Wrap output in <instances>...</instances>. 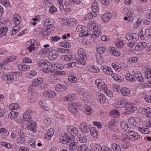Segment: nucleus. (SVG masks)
<instances>
[{"label": "nucleus", "mask_w": 151, "mask_h": 151, "mask_svg": "<svg viewBox=\"0 0 151 151\" xmlns=\"http://www.w3.org/2000/svg\"><path fill=\"white\" fill-rule=\"evenodd\" d=\"M68 79L70 82L72 83H75L77 81V78L76 77L73 76H69L68 77Z\"/></svg>", "instance_id": "nucleus-45"}, {"label": "nucleus", "mask_w": 151, "mask_h": 151, "mask_svg": "<svg viewBox=\"0 0 151 151\" xmlns=\"http://www.w3.org/2000/svg\"><path fill=\"white\" fill-rule=\"evenodd\" d=\"M74 55L71 53L68 55H63L60 58V59H63L65 61H71L75 59Z\"/></svg>", "instance_id": "nucleus-10"}, {"label": "nucleus", "mask_w": 151, "mask_h": 151, "mask_svg": "<svg viewBox=\"0 0 151 151\" xmlns=\"http://www.w3.org/2000/svg\"><path fill=\"white\" fill-rule=\"evenodd\" d=\"M57 11V8L54 6H52L50 7L49 10V12L51 14H53Z\"/></svg>", "instance_id": "nucleus-64"}, {"label": "nucleus", "mask_w": 151, "mask_h": 151, "mask_svg": "<svg viewBox=\"0 0 151 151\" xmlns=\"http://www.w3.org/2000/svg\"><path fill=\"white\" fill-rule=\"evenodd\" d=\"M81 132L84 133H88L90 130V126L85 122L81 123L79 126Z\"/></svg>", "instance_id": "nucleus-7"}, {"label": "nucleus", "mask_w": 151, "mask_h": 151, "mask_svg": "<svg viewBox=\"0 0 151 151\" xmlns=\"http://www.w3.org/2000/svg\"><path fill=\"white\" fill-rule=\"evenodd\" d=\"M54 133V130L52 128H50L45 135V138L47 139H50Z\"/></svg>", "instance_id": "nucleus-22"}, {"label": "nucleus", "mask_w": 151, "mask_h": 151, "mask_svg": "<svg viewBox=\"0 0 151 151\" xmlns=\"http://www.w3.org/2000/svg\"><path fill=\"white\" fill-rule=\"evenodd\" d=\"M50 66H51L53 68V65L50 63H47L45 66L42 68L43 71L45 73H47L51 72L52 75L54 76H57L58 75H60L61 73V72L57 70H51V68L48 67Z\"/></svg>", "instance_id": "nucleus-1"}, {"label": "nucleus", "mask_w": 151, "mask_h": 151, "mask_svg": "<svg viewBox=\"0 0 151 151\" xmlns=\"http://www.w3.org/2000/svg\"><path fill=\"white\" fill-rule=\"evenodd\" d=\"M147 44L145 42H142L138 43L135 47V50L137 51H140L144 50L147 47Z\"/></svg>", "instance_id": "nucleus-12"}, {"label": "nucleus", "mask_w": 151, "mask_h": 151, "mask_svg": "<svg viewBox=\"0 0 151 151\" xmlns=\"http://www.w3.org/2000/svg\"><path fill=\"white\" fill-rule=\"evenodd\" d=\"M60 141L62 143L66 144L72 142V140L67 133H64L60 136Z\"/></svg>", "instance_id": "nucleus-2"}, {"label": "nucleus", "mask_w": 151, "mask_h": 151, "mask_svg": "<svg viewBox=\"0 0 151 151\" xmlns=\"http://www.w3.org/2000/svg\"><path fill=\"white\" fill-rule=\"evenodd\" d=\"M29 143L33 148H35V140L33 139H30L29 141Z\"/></svg>", "instance_id": "nucleus-61"}, {"label": "nucleus", "mask_w": 151, "mask_h": 151, "mask_svg": "<svg viewBox=\"0 0 151 151\" xmlns=\"http://www.w3.org/2000/svg\"><path fill=\"white\" fill-rule=\"evenodd\" d=\"M126 135L129 139L132 140H137L139 137V135L137 132L132 131V130L127 132Z\"/></svg>", "instance_id": "nucleus-3"}, {"label": "nucleus", "mask_w": 151, "mask_h": 151, "mask_svg": "<svg viewBox=\"0 0 151 151\" xmlns=\"http://www.w3.org/2000/svg\"><path fill=\"white\" fill-rule=\"evenodd\" d=\"M49 25L48 26H49V27L47 28L46 29H45L44 30H42L41 33L42 34H44V35H45L46 34L44 33V32H46L47 31L50 32H52L53 31L55 27L52 24H49Z\"/></svg>", "instance_id": "nucleus-18"}, {"label": "nucleus", "mask_w": 151, "mask_h": 151, "mask_svg": "<svg viewBox=\"0 0 151 151\" xmlns=\"http://www.w3.org/2000/svg\"><path fill=\"white\" fill-rule=\"evenodd\" d=\"M126 79L130 82H134L135 81V78L134 76L129 73H127L125 76Z\"/></svg>", "instance_id": "nucleus-31"}, {"label": "nucleus", "mask_w": 151, "mask_h": 151, "mask_svg": "<svg viewBox=\"0 0 151 151\" xmlns=\"http://www.w3.org/2000/svg\"><path fill=\"white\" fill-rule=\"evenodd\" d=\"M8 31V28L6 27H4L0 29V37L5 35Z\"/></svg>", "instance_id": "nucleus-41"}, {"label": "nucleus", "mask_w": 151, "mask_h": 151, "mask_svg": "<svg viewBox=\"0 0 151 151\" xmlns=\"http://www.w3.org/2000/svg\"><path fill=\"white\" fill-rule=\"evenodd\" d=\"M78 140L81 142L85 143L87 141V138L86 136L80 135L78 137Z\"/></svg>", "instance_id": "nucleus-42"}, {"label": "nucleus", "mask_w": 151, "mask_h": 151, "mask_svg": "<svg viewBox=\"0 0 151 151\" xmlns=\"http://www.w3.org/2000/svg\"><path fill=\"white\" fill-rule=\"evenodd\" d=\"M95 22H93L89 23L88 28L91 31L94 32L97 30H100L99 26H96Z\"/></svg>", "instance_id": "nucleus-11"}, {"label": "nucleus", "mask_w": 151, "mask_h": 151, "mask_svg": "<svg viewBox=\"0 0 151 151\" xmlns=\"http://www.w3.org/2000/svg\"><path fill=\"white\" fill-rule=\"evenodd\" d=\"M121 127L122 129L124 131H126L128 130L129 131L130 130H132V128H129L128 125L124 122H122L121 124Z\"/></svg>", "instance_id": "nucleus-24"}, {"label": "nucleus", "mask_w": 151, "mask_h": 151, "mask_svg": "<svg viewBox=\"0 0 151 151\" xmlns=\"http://www.w3.org/2000/svg\"><path fill=\"white\" fill-rule=\"evenodd\" d=\"M35 42L36 43V42L34 40H33V42H32V40H30L27 42V44L28 45H29V46L27 47V48L30 52H32L35 49Z\"/></svg>", "instance_id": "nucleus-16"}, {"label": "nucleus", "mask_w": 151, "mask_h": 151, "mask_svg": "<svg viewBox=\"0 0 151 151\" xmlns=\"http://www.w3.org/2000/svg\"><path fill=\"white\" fill-rule=\"evenodd\" d=\"M78 108V107L77 105L75 103L69 104L68 106L69 112L75 115H76L77 114Z\"/></svg>", "instance_id": "nucleus-5"}, {"label": "nucleus", "mask_w": 151, "mask_h": 151, "mask_svg": "<svg viewBox=\"0 0 151 151\" xmlns=\"http://www.w3.org/2000/svg\"><path fill=\"white\" fill-rule=\"evenodd\" d=\"M84 111L87 115H90L93 112V110L91 108L87 106H84Z\"/></svg>", "instance_id": "nucleus-39"}, {"label": "nucleus", "mask_w": 151, "mask_h": 151, "mask_svg": "<svg viewBox=\"0 0 151 151\" xmlns=\"http://www.w3.org/2000/svg\"><path fill=\"white\" fill-rule=\"evenodd\" d=\"M111 14L110 13H105L101 17L102 21L104 22H107L111 18Z\"/></svg>", "instance_id": "nucleus-17"}, {"label": "nucleus", "mask_w": 151, "mask_h": 151, "mask_svg": "<svg viewBox=\"0 0 151 151\" xmlns=\"http://www.w3.org/2000/svg\"><path fill=\"white\" fill-rule=\"evenodd\" d=\"M138 129L141 132L145 134H148L150 132V130L148 129V128L138 127Z\"/></svg>", "instance_id": "nucleus-52"}, {"label": "nucleus", "mask_w": 151, "mask_h": 151, "mask_svg": "<svg viewBox=\"0 0 151 151\" xmlns=\"http://www.w3.org/2000/svg\"><path fill=\"white\" fill-rule=\"evenodd\" d=\"M14 18L13 21L15 24H19L21 22V17L17 14H15L14 15Z\"/></svg>", "instance_id": "nucleus-28"}, {"label": "nucleus", "mask_w": 151, "mask_h": 151, "mask_svg": "<svg viewBox=\"0 0 151 151\" xmlns=\"http://www.w3.org/2000/svg\"><path fill=\"white\" fill-rule=\"evenodd\" d=\"M117 103L116 104H117V107H124L127 106L128 103V101L125 99H122L121 98H119L117 100Z\"/></svg>", "instance_id": "nucleus-9"}, {"label": "nucleus", "mask_w": 151, "mask_h": 151, "mask_svg": "<svg viewBox=\"0 0 151 151\" xmlns=\"http://www.w3.org/2000/svg\"><path fill=\"white\" fill-rule=\"evenodd\" d=\"M29 112H25L23 118L24 121L26 122H29L31 120L32 118L30 116V114H29Z\"/></svg>", "instance_id": "nucleus-27"}, {"label": "nucleus", "mask_w": 151, "mask_h": 151, "mask_svg": "<svg viewBox=\"0 0 151 151\" xmlns=\"http://www.w3.org/2000/svg\"><path fill=\"white\" fill-rule=\"evenodd\" d=\"M7 78V83H11L14 80V76L13 75L8 74Z\"/></svg>", "instance_id": "nucleus-48"}, {"label": "nucleus", "mask_w": 151, "mask_h": 151, "mask_svg": "<svg viewBox=\"0 0 151 151\" xmlns=\"http://www.w3.org/2000/svg\"><path fill=\"white\" fill-rule=\"evenodd\" d=\"M43 94L44 96L50 98H53L55 96V94L53 91H45Z\"/></svg>", "instance_id": "nucleus-15"}, {"label": "nucleus", "mask_w": 151, "mask_h": 151, "mask_svg": "<svg viewBox=\"0 0 151 151\" xmlns=\"http://www.w3.org/2000/svg\"><path fill=\"white\" fill-rule=\"evenodd\" d=\"M97 101L103 104L106 101V98L105 96L101 93L98 94L97 97Z\"/></svg>", "instance_id": "nucleus-19"}, {"label": "nucleus", "mask_w": 151, "mask_h": 151, "mask_svg": "<svg viewBox=\"0 0 151 151\" xmlns=\"http://www.w3.org/2000/svg\"><path fill=\"white\" fill-rule=\"evenodd\" d=\"M88 68L91 71L94 73H97L99 72L100 70L97 67H94L89 66Z\"/></svg>", "instance_id": "nucleus-51"}, {"label": "nucleus", "mask_w": 151, "mask_h": 151, "mask_svg": "<svg viewBox=\"0 0 151 151\" xmlns=\"http://www.w3.org/2000/svg\"><path fill=\"white\" fill-rule=\"evenodd\" d=\"M111 115H114V117H116V116H119V112L117 110H113L110 112Z\"/></svg>", "instance_id": "nucleus-58"}, {"label": "nucleus", "mask_w": 151, "mask_h": 151, "mask_svg": "<svg viewBox=\"0 0 151 151\" xmlns=\"http://www.w3.org/2000/svg\"><path fill=\"white\" fill-rule=\"evenodd\" d=\"M10 106L12 108V110H17L19 108V106L17 104L13 103Z\"/></svg>", "instance_id": "nucleus-60"}, {"label": "nucleus", "mask_w": 151, "mask_h": 151, "mask_svg": "<svg viewBox=\"0 0 151 151\" xmlns=\"http://www.w3.org/2000/svg\"><path fill=\"white\" fill-rule=\"evenodd\" d=\"M69 52V50L66 49L59 48L57 49V51L56 52L57 53H67Z\"/></svg>", "instance_id": "nucleus-49"}, {"label": "nucleus", "mask_w": 151, "mask_h": 151, "mask_svg": "<svg viewBox=\"0 0 151 151\" xmlns=\"http://www.w3.org/2000/svg\"><path fill=\"white\" fill-rule=\"evenodd\" d=\"M25 141V138L19 137L17 138V141L18 143L23 144Z\"/></svg>", "instance_id": "nucleus-63"}, {"label": "nucleus", "mask_w": 151, "mask_h": 151, "mask_svg": "<svg viewBox=\"0 0 151 151\" xmlns=\"http://www.w3.org/2000/svg\"><path fill=\"white\" fill-rule=\"evenodd\" d=\"M60 45L66 48H69L71 46V44L66 42H61L60 43Z\"/></svg>", "instance_id": "nucleus-47"}, {"label": "nucleus", "mask_w": 151, "mask_h": 151, "mask_svg": "<svg viewBox=\"0 0 151 151\" xmlns=\"http://www.w3.org/2000/svg\"><path fill=\"white\" fill-rule=\"evenodd\" d=\"M43 82V79L41 78H35L32 81V85L33 86L37 87L41 84Z\"/></svg>", "instance_id": "nucleus-14"}, {"label": "nucleus", "mask_w": 151, "mask_h": 151, "mask_svg": "<svg viewBox=\"0 0 151 151\" xmlns=\"http://www.w3.org/2000/svg\"><path fill=\"white\" fill-rule=\"evenodd\" d=\"M47 63H46L43 60H40L38 63V66L40 67H43Z\"/></svg>", "instance_id": "nucleus-62"}, {"label": "nucleus", "mask_w": 151, "mask_h": 151, "mask_svg": "<svg viewBox=\"0 0 151 151\" xmlns=\"http://www.w3.org/2000/svg\"><path fill=\"white\" fill-rule=\"evenodd\" d=\"M120 92L122 95L126 96L129 94L130 90L127 88L124 87L121 89Z\"/></svg>", "instance_id": "nucleus-21"}, {"label": "nucleus", "mask_w": 151, "mask_h": 151, "mask_svg": "<svg viewBox=\"0 0 151 151\" xmlns=\"http://www.w3.org/2000/svg\"><path fill=\"white\" fill-rule=\"evenodd\" d=\"M36 125V123L32 120L28 122V123L27 124V128L28 129L31 130L33 132L36 133L37 132Z\"/></svg>", "instance_id": "nucleus-8"}, {"label": "nucleus", "mask_w": 151, "mask_h": 151, "mask_svg": "<svg viewBox=\"0 0 151 151\" xmlns=\"http://www.w3.org/2000/svg\"><path fill=\"white\" fill-rule=\"evenodd\" d=\"M0 3L2 4L6 7H9L10 5V3L8 0H0Z\"/></svg>", "instance_id": "nucleus-50"}, {"label": "nucleus", "mask_w": 151, "mask_h": 151, "mask_svg": "<svg viewBox=\"0 0 151 151\" xmlns=\"http://www.w3.org/2000/svg\"><path fill=\"white\" fill-rule=\"evenodd\" d=\"M95 83L97 86L98 88L100 90L102 87V85L104 84V82L102 80L100 79H98L96 80Z\"/></svg>", "instance_id": "nucleus-29"}, {"label": "nucleus", "mask_w": 151, "mask_h": 151, "mask_svg": "<svg viewBox=\"0 0 151 151\" xmlns=\"http://www.w3.org/2000/svg\"><path fill=\"white\" fill-rule=\"evenodd\" d=\"M0 145L8 149H11L12 147L11 144L6 142H1Z\"/></svg>", "instance_id": "nucleus-43"}, {"label": "nucleus", "mask_w": 151, "mask_h": 151, "mask_svg": "<svg viewBox=\"0 0 151 151\" xmlns=\"http://www.w3.org/2000/svg\"><path fill=\"white\" fill-rule=\"evenodd\" d=\"M88 149L87 146L85 145L78 146L77 148V151H86Z\"/></svg>", "instance_id": "nucleus-38"}, {"label": "nucleus", "mask_w": 151, "mask_h": 151, "mask_svg": "<svg viewBox=\"0 0 151 151\" xmlns=\"http://www.w3.org/2000/svg\"><path fill=\"white\" fill-rule=\"evenodd\" d=\"M111 147L114 151H121L120 147L116 143H113L111 145Z\"/></svg>", "instance_id": "nucleus-35"}, {"label": "nucleus", "mask_w": 151, "mask_h": 151, "mask_svg": "<svg viewBox=\"0 0 151 151\" xmlns=\"http://www.w3.org/2000/svg\"><path fill=\"white\" fill-rule=\"evenodd\" d=\"M59 56V55L57 53H55L54 54H49V58L52 60H54L56 59Z\"/></svg>", "instance_id": "nucleus-54"}, {"label": "nucleus", "mask_w": 151, "mask_h": 151, "mask_svg": "<svg viewBox=\"0 0 151 151\" xmlns=\"http://www.w3.org/2000/svg\"><path fill=\"white\" fill-rule=\"evenodd\" d=\"M114 122H115L114 119H112L109 122L108 128L109 129H111L112 127L115 125Z\"/></svg>", "instance_id": "nucleus-59"}, {"label": "nucleus", "mask_w": 151, "mask_h": 151, "mask_svg": "<svg viewBox=\"0 0 151 151\" xmlns=\"http://www.w3.org/2000/svg\"><path fill=\"white\" fill-rule=\"evenodd\" d=\"M110 52L113 55L116 56H119L120 54V53L117 51L115 48L114 47H111L110 49Z\"/></svg>", "instance_id": "nucleus-40"}, {"label": "nucleus", "mask_w": 151, "mask_h": 151, "mask_svg": "<svg viewBox=\"0 0 151 151\" xmlns=\"http://www.w3.org/2000/svg\"><path fill=\"white\" fill-rule=\"evenodd\" d=\"M18 68L20 70L26 71L29 70L30 68V67L28 65L19 64L18 66Z\"/></svg>", "instance_id": "nucleus-30"}, {"label": "nucleus", "mask_w": 151, "mask_h": 151, "mask_svg": "<svg viewBox=\"0 0 151 151\" xmlns=\"http://www.w3.org/2000/svg\"><path fill=\"white\" fill-rule=\"evenodd\" d=\"M112 77L116 81H119L120 80L121 78V76L118 75L116 74L115 73L113 74L112 75Z\"/></svg>", "instance_id": "nucleus-57"}, {"label": "nucleus", "mask_w": 151, "mask_h": 151, "mask_svg": "<svg viewBox=\"0 0 151 151\" xmlns=\"http://www.w3.org/2000/svg\"><path fill=\"white\" fill-rule=\"evenodd\" d=\"M66 19V21H67V23L70 25H74L77 24V21L76 19L74 18L68 19V20Z\"/></svg>", "instance_id": "nucleus-37"}, {"label": "nucleus", "mask_w": 151, "mask_h": 151, "mask_svg": "<svg viewBox=\"0 0 151 151\" xmlns=\"http://www.w3.org/2000/svg\"><path fill=\"white\" fill-rule=\"evenodd\" d=\"M112 66L113 68L116 71H120L121 70V68L120 66L118 65L117 63H113L112 64Z\"/></svg>", "instance_id": "nucleus-53"}, {"label": "nucleus", "mask_w": 151, "mask_h": 151, "mask_svg": "<svg viewBox=\"0 0 151 151\" xmlns=\"http://www.w3.org/2000/svg\"><path fill=\"white\" fill-rule=\"evenodd\" d=\"M91 9L93 11H95L97 12L99 11V5L96 1H94L91 5Z\"/></svg>", "instance_id": "nucleus-33"}, {"label": "nucleus", "mask_w": 151, "mask_h": 151, "mask_svg": "<svg viewBox=\"0 0 151 151\" xmlns=\"http://www.w3.org/2000/svg\"><path fill=\"white\" fill-rule=\"evenodd\" d=\"M67 129L68 132L72 135L76 136L78 134V129L73 126H68L67 127Z\"/></svg>", "instance_id": "nucleus-6"}, {"label": "nucleus", "mask_w": 151, "mask_h": 151, "mask_svg": "<svg viewBox=\"0 0 151 151\" xmlns=\"http://www.w3.org/2000/svg\"><path fill=\"white\" fill-rule=\"evenodd\" d=\"M91 135L93 137L97 138L98 136V131L94 127H92L90 130Z\"/></svg>", "instance_id": "nucleus-32"}, {"label": "nucleus", "mask_w": 151, "mask_h": 151, "mask_svg": "<svg viewBox=\"0 0 151 151\" xmlns=\"http://www.w3.org/2000/svg\"><path fill=\"white\" fill-rule=\"evenodd\" d=\"M16 57L15 56H10L9 58L6 59L5 60L6 62L8 63L14 61L16 59Z\"/></svg>", "instance_id": "nucleus-55"}, {"label": "nucleus", "mask_w": 151, "mask_h": 151, "mask_svg": "<svg viewBox=\"0 0 151 151\" xmlns=\"http://www.w3.org/2000/svg\"><path fill=\"white\" fill-rule=\"evenodd\" d=\"M141 121V119L138 117H135V122L134 126L135 127H138L140 124Z\"/></svg>", "instance_id": "nucleus-46"}, {"label": "nucleus", "mask_w": 151, "mask_h": 151, "mask_svg": "<svg viewBox=\"0 0 151 151\" xmlns=\"http://www.w3.org/2000/svg\"><path fill=\"white\" fill-rule=\"evenodd\" d=\"M139 35L136 33H128L125 36V38L128 40H132L136 42L139 39Z\"/></svg>", "instance_id": "nucleus-4"}, {"label": "nucleus", "mask_w": 151, "mask_h": 151, "mask_svg": "<svg viewBox=\"0 0 151 151\" xmlns=\"http://www.w3.org/2000/svg\"><path fill=\"white\" fill-rule=\"evenodd\" d=\"M77 147L75 142H70L68 147V149L70 151H74Z\"/></svg>", "instance_id": "nucleus-44"}, {"label": "nucleus", "mask_w": 151, "mask_h": 151, "mask_svg": "<svg viewBox=\"0 0 151 151\" xmlns=\"http://www.w3.org/2000/svg\"><path fill=\"white\" fill-rule=\"evenodd\" d=\"M19 113L14 111L10 112L8 115L9 118L12 120L15 119L18 115Z\"/></svg>", "instance_id": "nucleus-26"}, {"label": "nucleus", "mask_w": 151, "mask_h": 151, "mask_svg": "<svg viewBox=\"0 0 151 151\" xmlns=\"http://www.w3.org/2000/svg\"><path fill=\"white\" fill-rule=\"evenodd\" d=\"M139 111L142 112L144 113L147 118H151V108L149 107H147L146 109L140 108L139 109Z\"/></svg>", "instance_id": "nucleus-13"}, {"label": "nucleus", "mask_w": 151, "mask_h": 151, "mask_svg": "<svg viewBox=\"0 0 151 151\" xmlns=\"http://www.w3.org/2000/svg\"><path fill=\"white\" fill-rule=\"evenodd\" d=\"M93 32V33L91 35V37L93 38V39H95L97 38L98 36L101 35L102 33L100 30H97Z\"/></svg>", "instance_id": "nucleus-36"}, {"label": "nucleus", "mask_w": 151, "mask_h": 151, "mask_svg": "<svg viewBox=\"0 0 151 151\" xmlns=\"http://www.w3.org/2000/svg\"><path fill=\"white\" fill-rule=\"evenodd\" d=\"M115 45L119 48H122L124 45V43L122 40L118 38L115 41Z\"/></svg>", "instance_id": "nucleus-25"}, {"label": "nucleus", "mask_w": 151, "mask_h": 151, "mask_svg": "<svg viewBox=\"0 0 151 151\" xmlns=\"http://www.w3.org/2000/svg\"><path fill=\"white\" fill-rule=\"evenodd\" d=\"M77 63L79 65H85L86 64V61L83 59L81 58L77 61Z\"/></svg>", "instance_id": "nucleus-56"}, {"label": "nucleus", "mask_w": 151, "mask_h": 151, "mask_svg": "<svg viewBox=\"0 0 151 151\" xmlns=\"http://www.w3.org/2000/svg\"><path fill=\"white\" fill-rule=\"evenodd\" d=\"M126 107H127V111L130 112H133L135 111L137 109V108L135 104L133 105L128 104L127 105V106Z\"/></svg>", "instance_id": "nucleus-20"}, {"label": "nucleus", "mask_w": 151, "mask_h": 151, "mask_svg": "<svg viewBox=\"0 0 151 151\" xmlns=\"http://www.w3.org/2000/svg\"><path fill=\"white\" fill-rule=\"evenodd\" d=\"M55 88L57 91H60L66 89V87L63 84H58L56 86Z\"/></svg>", "instance_id": "nucleus-34"}, {"label": "nucleus", "mask_w": 151, "mask_h": 151, "mask_svg": "<svg viewBox=\"0 0 151 151\" xmlns=\"http://www.w3.org/2000/svg\"><path fill=\"white\" fill-rule=\"evenodd\" d=\"M97 52L99 54H103L106 51V47L104 45H102L101 46H98L96 47Z\"/></svg>", "instance_id": "nucleus-23"}]
</instances>
